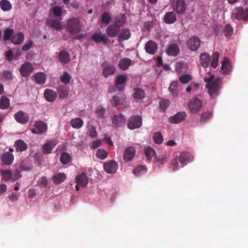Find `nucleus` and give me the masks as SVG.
Returning a JSON list of instances; mask_svg holds the SVG:
<instances>
[{
    "label": "nucleus",
    "mask_w": 248,
    "mask_h": 248,
    "mask_svg": "<svg viewBox=\"0 0 248 248\" xmlns=\"http://www.w3.org/2000/svg\"><path fill=\"white\" fill-rule=\"evenodd\" d=\"M132 61L127 58H124L119 61L118 66L122 70H126L131 65Z\"/></svg>",
    "instance_id": "c85d7f7f"
},
{
    "label": "nucleus",
    "mask_w": 248,
    "mask_h": 248,
    "mask_svg": "<svg viewBox=\"0 0 248 248\" xmlns=\"http://www.w3.org/2000/svg\"><path fill=\"white\" fill-rule=\"evenodd\" d=\"M0 173L5 181L7 182L10 179L12 180V172L10 170H0Z\"/></svg>",
    "instance_id": "09e8293b"
},
{
    "label": "nucleus",
    "mask_w": 248,
    "mask_h": 248,
    "mask_svg": "<svg viewBox=\"0 0 248 248\" xmlns=\"http://www.w3.org/2000/svg\"><path fill=\"white\" fill-rule=\"evenodd\" d=\"M96 155L97 158L103 160L107 157L108 154L105 150L99 149L97 150Z\"/></svg>",
    "instance_id": "603ef678"
},
{
    "label": "nucleus",
    "mask_w": 248,
    "mask_h": 248,
    "mask_svg": "<svg viewBox=\"0 0 248 248\" xmlns=\"http://www.w3.org/2000/svg\"><path fill=\"white\" fill-rule=\"evenodd\" d=\"M232 69V65L230 60L226 57L221 62V70L224 75H229Z\"/></svg>",
    "instance_id": "a211bd4d"
},
{
    "label": "nucleus",
    "mask_w": 248,
    "mask_h": 248,
    "mask_svg": "<svg viewBox=\"0 0 248 248\" xmlns=\"http://www.w3.org/2000/svg\"><path fill=\"white\" fill-rule=\"evenodd\" d=\"M70 124L75 129H79L83 126V121L79 118H76L71 120Z\"/></svg>",
    "instance_id": "58836bf2"
},
{
    "label": "nucleus",
    "mask_w": 248,
    "mask_h": 248,
    "mask_svg": "<svg viewBox=\"0 0 248 248\" xmlns=\"http://www.w3.org/2000/svg\"><path fill=\"white\" fill-rule=\"evenodd\" d=\"M105 170L108 173L113 174L116 172L118 164L114 160L109 161L104 164Z\"/></svg>",
    "instance_id": "2eb2a0df"
},
{
    "label": "nucleus",
    "mask_w": 248,
    "mask_h": 248,
    "mask_svg": "<svg viewBox=\"0 0 248 248\" xmlns=\"http://www.w3.org/2000/svg\"><path fill=\"white\" fill-rule=\"evenodd\" d=\"M14 118L18 123L25 124L29 122L30 117L27 113L19 110L14 114Z\"/></svg>",
    "instance_id": "1a4fd4ad"
},
{
    "label": "nucleus",
    "mask_w": 248,
    "mask_h": 248,
    "mask_svg": "<svg viewBox=\"0 0 248 248\" xmlns=\"http://www.w3.org/2000/svg\"><path fill=\"white\" fill-rule=\"evenodd\" d=\"M80 21L78 18H71L68 20L66 26V30L71 35H75L81 31Z\"/></svg>",
    "instance_id": "f03ea898"
},
{
    "label": "nucleus",
    "mask_w": 248,
    "mask_h": 248,
    "mask_svg": "<svg viewBox=\"0 0 248 248\" xmlns=\"http://www.w3.org/2000/svg\"><path fill=\"white\" fill-rule=\"evenodd\" d=\"M34 78L37 84H43L46 80V75L43 72L37 73L34 75Z\"/></svg>",
    "instance_id": "e433bc0d"
},
{
    "label": "nucleus",
    "mask_w": 248,
    "mask_h": 248,
    "mask_svg": "<svg viewBox=\"0 0 248 248\" xmlns=\"http://www.w3.org/2000/svg\"><path fill=\"white\" fill-rule=\"evenodd\" d=\"M157 49V45L156 43L152 41H148L145 45V50L146 52L150 54H155Z\"/></svg>",
    "instance_id": "aec40b11"
},
{
    "label": "nucleus",
    "mask_w": 248,
    "mask_h": 248,
    "mask_svg": "<svg viewBox=\"0 0 248 248\" xmlns=\"http://www.w3.org/2000/svg\"><path fill=\"white\" fill-rule=\"evenodd\" d=\"M131 36V33L128 29H124L119 33L118 39L119 40H127Z\"/></svg>",
    "instance_id": "a19ab883"
},
{
    "label": "nucleus",
    "mask_w": 248,
    "mask_h": 248,
    "mask_svg": "<svg viewBox=\"0 0 248 248\" xmlns=\"http://www.w3.org/2000/svg\"><path fill=\"white\" fill-rule=\"evenodd\" d=\"M52 12L55 16L59 17L62 15V9L59 6H54L52 8Z\"/></svg>",
    "instance_id": "052dcab7"
},
{
    "label": "nucleus",
    "mask_w": 248,
    "mask_h": 248,
    "mask_svg": "<svg viewBox=\"0 0 248 248\" xmlns=\"http://www.w3.org/2000/svg\"><path fill=\"white\" fill-rule=\"evenodd\" d=\"M60 160L62 164L66 165L71 161V157L68 153L64 152L61 154Z\"/></svg>",
    "instance_id": "79ce46f5"
},
{
    "label": "nucleus",
    "mask_w": 248,
    "mask_h": 248,
    "mask_svg": "<svg viewBox=\"0 0 248 248\" xmlns=\"http://www.w3.org/2000/svg\"><path fill=\"white\" fill-rule=\"evenodd\" d=\"M92 39L96 43L102 42L104 44L108 43V38L106 35H101L99 33H94L92 35Z\"/></svg>",
    "instance_id": "c756f323"
},
{
    "label": "nucleus",
    "mask_w": 248,
    "mask_h": 248,
    "mask_svg": "<svg viewBox=\"0 0 248 248\" xmlns=\"http://www.w3.org/2000/svg\"><path fill=\"white\" fill-rule=\"evenodd\" d=\"M133 91L132 96L134 99L142 100L145 96V92L140 88H135L133 89Z\"/></svg>",
    "instance_id": "bb28decb"
},
{
    "label": "nucleus",
    "mask_w": 248,
    "mask_h": 248,
    "mask_svg": "<svg viewBox=\"0 0 248 248\" xmlns=\"http://www.w3.org/2000/svg\"><path fill=\"white\" fill-rule=\"evenodd\" d=\"M223 31L225 36L230 37L233 34V30L231 25L228 24L224 27Z\"/></svg>",
    "instance_id": "864d4df0"
},
{
    "label": "nucleus",
    "mask_w": 248,
    "mask_h": 248,
    "mask_svg": "<svg viewBox=\"0 0 248 248\" xmlns=\"http://www.w3.org/2000/svg\"><path fill=\"white\" fill-rule=\"evenodd\" d=\"M24 40V35L22 32H17L11 37V42L15 45H20Z\"/></svg>",
    "instance_id": "cd10ccee"
},
{
    "label": "nucleus",
    "mask_w": 248,
    "mask_h": 248,
    "mask_svg": "<svg viewBox=\"0 0 248 248\" xmlns=\"http://www.w3.org/2000/svg\"><path fill=\"white\" fill-rule=\"evenodd\" d=\"M231 17L232 19L247 22L248 21V8L245 9L242 7L235 8L232 11Z\"/></svg>",
    "instance_id": "7ed1b4c3"
},
{
    "label": "nucleus",
    "mask_w": 248,
    "mask_h": 248,
    "mask_svg": "<svg viewBox=\"0 0 248 248\" xmlns=\"http://www.w3.org/2000/svg\"><path fill=\"white\" fill-rule=\"evenodd\" d=\"M58 141L56 140H47L42 146V152L44 154H49L54 147L57 144Z\"/></svg>",
    "instance_id": "9b49d317"
},
{
    "label": "nucleus",
    "mask_w": 248,
    "mask_h": 248,
    "mask_svg": "<svg viewBox=\"0 0 248 248\" xmlns=\"http://www.w3.org/2000/svg\"><path fill=\"white\" fill-rule=\"evenodd\" d=\"M87 134L91 138H94L97 137V133L95 127L90 122L87 123Z\"/></svg>",
    "instance_id": "4c0bfd02"
},
{
    "label": "nucleus",
    "mask_w": 248,
    "mask_h": 248,
    "mask_svg": "<svg viewBox=\"0 0 248 248\" xmlns=\"http://www.w3.org/2000/svg\"><path fill=\"white\" fill-rule=\"evenodd\" d=\"M166 51L168 55L176 56L179 54L180 48L177 44H171L168 46Z\"/></svg>",
    "instance_id": "412c9836"
},
{
    "label": "nucleus",
    "mask_w": 248,
    "mask_h": 248,
    "mask_svg": "<svg viewBox=\"0 0 248 248\" xmlns=\"http://www.w3.org/2000/svg\"><path fill=\"white\" fill-rule=\"evenodd\" d=\"M147 171V169L144 166H139L133 170V172L136 176H139L144 174Z\"/></svg>",
    "instance_id": "49530a36"
},
{
    "label": "nucleus",
    "mask_w": 248,
    "mask_h": 248,
    "mask_svg": "<svg viewBox=\"0 0 248 248\" xmlns=\"http://www.w3.org/2000/svg\"><path fill=\"white\" fill-rule=\"evenodd\" d=\"M177 19L176 16L173 12H169L164 16V21L169 24H173Z\"/></svg>",
    "instance_id": "b1692460"
},
{
    "label": "nucleus",
    "mask_w": 248,
    "mask_h": 248,
    "mask_svg": "<svg viewBox=\"0 0 248 248\" xmlns=\"http://www.w3.org/2000/svg\"><path fill=\"white\" fill-rule=\"evenodd\" d=\"M21 177V174L18 170H15L12 172V181L15 182Z\"/></svg>",
    "instance_id": "e2e57ef3"
},
{
    "label": "nucleus",
    "mask_w": 248,
    "mask_h": 248,
    "mask_svg": "<svg viewBox=\"0 0 248 248\" xmlns=\"http://www.w3.org/2000/svg\"><path fill=\"white\" fill-rule=\"evenodd\" d=\"M178 82L177 81L172 82L170 86L169 90L171 92L172 95L174 97L177 96L178 92L177 89Z\"/></svg>",
    "instance_id": "de8ad7c7"
},
{
    "label": "nucleus",
    "mask_w": 248,
    "mask_h": 248,
    "mask_svg": "<svg viewBox=\"0 0 248 248\" xmlns=\"http://www.w3.org/2000/svg\"><path fill=\"white\" fill-rule=\"evenodd\" d=\"M58 57L60 61L63 63H67L70 61V54L65 50H62L60 51Z\"/></svg>",
    "instance_id": "7c9ffc66"
},
{
    "label": "nucleus",
    "mask_w": 248,
    "mask_h": 248,
    "mask_svg": "<svg viewBox=\"0 0 248 248\" xmlns=\"http://www.w3.org/2000/svg\"><path fill=\"white\" fill-rule=\"evenodd\" d=\"M204 81L206 82L205 87L208 89L210 96L212 98L216 97L221 88V78H217L215 79L214 76L211 75L209 78H205Z\"/></svg>",
    "instance_id": "f257e3e1"
},
{
    "label": "nucleus",
    "mask_w": 248,
    "mask_h": 248,
    "mask_svg": "<svg viewBox=\"0 0 248 248\" xmlns=\"http://www.w3.org/2000/svg\"><path fill=\"white\" fill-rule=\"evenodd\" d=\"M17 152H22L26 150L28 148L27 144L21 140H17L15 143Z\"/></svg>",
    "instance_id": "72a5a7b5"
},
{
    "label": "nucleus",
    "mask_w": 248,
    "mask_h": 248,
    "mask_svg": "<svg viewBox=\"0 0 248 248\" xmlns=\"http://www.w3.org/2000/svg\"><path fill=\"white\" fill-rule=\"evenodd\" d=\"M14 30L10 28H6L4 31V35L3 39L4 41H7L10 39L11 40L12 34H13Z\"/></svg>",
    "instance_id": "8fccbe9b"
},
{
    "label": "nucleus",
    "mask_w": 248,
    "mask_h": 248,
    "mask_svg": "<svg viewBox=\"0 0 248 248\" xmlns=\"http://www.w3.org/2000/svg\"><path fill=\"white\" fill-rule=\"evenodd\" d=\"M219 58V53L218 52H215L212 55V61L211 66L213 68H216L218 65V60Z\"/></svg>",
    "instance_id": "5fc2aeb1"
},
{
    "label": "nucleus",
    "mask_w": 248,
    "mask_h": 248,
    "mask_svg": "<svg viewBox=\"0 0 248 248\" xmlns=\"http://www.w3.org/2000/svg\"><path fill=\"white\" fill-rule=\"evenodd\" d=\"M186 45L191 51H195L201 46V40L197 36H192L187 41Z\"/></svg>",
    "instance_id": "423d86ee"
},
{
    "label": "nucleus",
    "mask_w": 248,
    "mask_h": 248,
    "mask_svg": "<svg viewBox=\"0 0 248 248\" xmlns=\"http://www.w3.org/2000/svg\"><path fill=\"white\" fill-rule=\"evenodd\" d=\"M120 28L114 24L109 25L106 30V32L110 37L117 36L120 32Z\"/></svg>",
    "instance_id": "6ab92c4d"
},
{
    "label": "nucleus",
    "mask_w": 248,
    "mask_h": 248,
    "mask_svg": "<svg viewBox=\"0 0 248 248\" xmlns=\"http://www.w3.org/2000/svg\"><path fill=\"white\" fill-rule=\"evenodd\" d=\"M126 16L124 14H121L117 16L115 18L114 24L120 28L123 26L126 22Z\"/></svg>",
    "instance_id": "473e14b6"
},
{
    "label": "nucleus",
    "mask_w": 248,
    "mask_h": 248,
    "mask_svg": "<svg viewBox=\"0 0 248 248\" xmlns=\"http://www.w3.org/2000/svg\"><path fill=\"white\" fill-rule=\"evenodd\" d=\"M159 104L161 108L163 110H165L170 105V101L168 100H162L160 101Z\"/></svg>",
    "instance_id": "774afa93"
},
{
    "label": "nucleus",
    "mask_w": 248,
    "mask_h": 248,
    "mask_svg": "<svg viewBox=\"0 0 248 248\" xmlns=\"http://www.w3.org/2000/svg\"><path fill=\"white\" fill-rule=\"evenodd\" d=\"M212 115V113L211 112H204L202 114V115L201 116L200 121L202 122H204L206 120L210 119Z\"/></svg>",
    "instance_id": "69168bd1"
},
{
    "label": "nucleus",
    "mask_w": 248,
    "mask_h": 248,
    "mask_svg": "<svg viewBox=\"0 0 248 248\" xmlns=\"http://www.w3.org/2000/svg\"><path fill=\"white\" fill-rule=\"evenodd\" d=\"M126 79V76L124 75H119L116 78L114 83L119 91L124 90Z\"/></svg>",
    "instance_id": "dca6fc26"
},
{
    "label": "nucleus",
    "mask_w": 248,
    "mask_h": 248,
    "mask_svg": "<svg viewBox=\"0 0 248 248\" xmlns=\"http://www.w3.org/2000/svg\"><path fill=\"white\" fill-rule=\"evenodd\" d=\"M115 72V68L113 65L105 66L103 70V75L105 78H108L109 75H112Z\"/></svg>",
    "instance_id": "ea45409f"
},
{
    "label": "nucleus",
    "mask_w": 248,
    "mask_h": 248,
    "mask_svg": "<svg viewBox=\"0 0 248 248\" xmlns=\"http://www.w3.org/2000/svg\"><path fill=\"white\" fill-rule=\"evenodd\" d=\"M44 95L47 101L52 102L55 100L57 94L56 92L53 90L49 89H46L44 92Z\"/></svg>",
    "instance_id": "4be33fe9"
},
{
    "label": "nucleus",
    "mask_w": 248,
    "mask_h": 248,
    "mask_svg": "<svg viewBox=\"0 0 248 248\" xmlns=\"http://www.w3.org/2000/svg\"><path fill=\"white\" fill-rule=\"evenodd\" d=\"M202 106V100L196 97L191 99L188 103L189 109L192 113H197L199 111Z\"/></svg>",
    "instance_id": "39448f33"
},
{
    "label": "nucleus",
    "mask_w": 248,
    "mask_h": 248,
    "mask_svg": "<svg viewBox=\"0 0 248 248\" xmlns=\"http://www.w3.org/2000/svg\"><path fill=\"white\" fill-rule=\"evenodd\" d=\"M144 152L147 159L149 160L155 155V151L150 147H146Z\"/></svg>",
    "instance_id": "3c124183"
},
{
    "label": "nucleus",
    "mask_w": 248,
    "mask_h": 248,
    "mask_svg": "<svg viewBox=\"0 0 248 248\" xmlns=\"http://www.w3.org/2000/svg\"><path fill=\"white\" fill-rule=\"evenodd\" d=\"M47 124L43 121H38L35 123L34 128L31 129V132L33 134L41 135L47 131Z\"/></svg>",
    "instance_id": "0eeeda50"
},
{
    "label": "nucleus",
    "mask_w": 248,
    "mask_h": 248,
    "mask_svg": "<svg viewBox=\"0 0 248 248\" xmlns=\"http://www.w3.org/2000/svg\"><path fill=\"white\" fill-rule=\"evenodd\" d=\"M178 159L177 158H175L173 159L170 163L171 166L172 167V170L174 171H176L178 170L180 167V166H179L178 163Z\"/></svg>",
    "instance_id": "0e129e2a"
},
{
    "label": "nucleus",
    "mask_w": 248,
    "mask_h": 248,
    "mask_svg": "<svg viewBox=\"0 0 248 248\" xmlns=\"http://www.w3.org/2000/svg\"><path fill=\"white\" fill-rule=\"evenodd\" d=\"M14 156L12 153L5 152L1 156V160L2 162L7 165H11L14 161Z\"/></svg>",
    "instance_id": "a878e982"
},
{
    "label": "nucleus",
    "mask_w": 248,
    "mask_h": 248,
    "mask_svg": "<svg viewBox=\"0 0 248 248\" xmlns=\"http://www.w3.org/2000/svg\"><path fill=\"white\" fill-rule=\"evenodd\" d=\"M125 100V96L124 95H116L114 96L110 100L111 104L114 106L119 104H123Z\"/></svg>",
    "instance_id": "2f4dec72"
},
{
    "label": "nucleus",
    "mask_w": 248,
    "mask_h": 248,
    "mask_svg": "<svg viewBox=\"0 0 248 248\" xmlns=\"http://www.w3.org/2000/svg\"><path fill=\"white\" fill-rule=\"evenodd\" d=\"M191 77L188 74L182 75L179 78L180 81L183 84L189 82L191 80Z\"/></svg>",
    "instance_id": "bf43d9fd"
},
{
    "label": "nucleus",
    "mask_w": 248,
    "mask_h": 248,
    "mask_svg": "<svg viewBox=\"0 0 248 248\" xmlns=\"http://www.w3.org/2000/svg\"><path fill=\"white\" fill-rule=\"evenodd\" d=\"M66 179V175L64 173L55 174L52 177V180L55 184H59Z\"/></svg>",
    "instance_id": "c9c22d12"
},
{
    "label": "nucleus",
    "mask_w": 248,
    "mask_h": 248,
    "mask_svg": "<svg viewBox=\"0 0 248 248\" xmlns=\"http://www.w3.org/2000/svg\"><path fill=\"white\" fill-rule=\"evenodd\" d=\"M33 70L32 64L27 62L23 63L20 69V73L22 77H28L32 73Z\"/></svg>",
    "instance_id": "f8f14e48"
},
{
    "label": "nucleus",
    "mask_w": 248,
    "mask_h": 248,
    "mask_svg": "<svg viewBox=\"0 0 248 248\" xmlns=\"http://www.w3.org/2000/svg\"><path fill=\"white\" fill-rule=\"evenodd\" d=\"M136 154V149L134 146H129L125 149L123 153V159L126 162L131 161Z\"/></svg>",
    "instance_id": "9d476101"
},
{
    "label": "nucleus",
    "mask_w": 248,
    "mask_h": 248,
    "mask_svg": "<svg viewBox=\"0 0 248 248\" xmlns=\"http://www.w3.org/2000/svg\"><path fill=\"white\" fill-rule=\"evenodd\" d=\"M58 92L59 93L60 97L64 98L68 95L69 93V90L65 86H62L59 87V89H58Z\"/></svg>",
    "instance_id": "a18cd8bd"
},
{
    "label": "nucleus",
    "mask_w": 248,
    "mask_h": 248,
    "mask_svg": "<svg viewBox=\"0 0 248 248\" xmlns=\"http://www.w3.org/2000/svg\"><path fill=\"white\" fill-rule=\"evenodd\" d=\"M10 99L5 95L1 96L0 98V108L1 109H6L10 107Z\"/></svg>",
    "instance_id": "f704fd0d"
},
{
    "label": "nucleus",
    "mask_w": 248,
    "mask_h": 248,
    "mask_svg": "<svg viewBox=\"0 0 248 248\" xmlns=\"http://www.w3.org/2000/svg\"><path fill=\"white\" fill-rule=\"evenodd\" d=\"M60 19H52L50 20L49 25L57 30H61L62 28V24L60 22Z\"/></svg>",
    "instance_id": "c03bdc74"
},
{
    "label": "nucleus",
    "mask_w": 248,
    "mask_h": 248,
    "mask_svg": "<svg viewBox=\"0 0 248 248\" xmlns=\"http://www.w3.org/2000/svg\"><path fill=\"white\" fill-rule=\"evenodd\" d=\"M0 7L3 11H8L12 9V5L7 0H1L0 1Z\"/></svg>",
    "instance_id": "37998d69"
},
{
    "label": "nucleus",
    "mask_w": 248,
    "mask_h": 248,
    "mask_svg": "<svg viewBox=\"0 0 248 248\" xmlns=\"http://www.w3.org/2000/svg\"><path fill=\"white\" fill-rule=\"evenodd\" d=\"M110 15L108 12H104L101 16V22L107 25L110 22Z\"/></svg>",
    "instance_id": "4d7b16f0"
},
{
    "label": "nucleus",
    "mask_w": 248,
    "mask_h": 248,
    "mask_svg": "<svg viewBox=\"0 0 248 248\" xmlns=\"http://www.w3.org/2000/svg\"><path fill=\"white\" fill-rule=\"evenodd\" d=\"M153 138L155 142L157 144H160L163 142V136L162 134L159 132L155 133Z\"/></svg>",
    "instance_id": "6e6d98bb"
},
{
    "label": "nucleus",
    "mask_w": 248,
    "mask_h": 248,
    "mask_svg": "<svg viewBox=\"0 0 248 248\" xmlns=\"http://www.w3.org/2000/svg\"><path fill=\"white\" fill-rule=\"evenodd\" d=\"M76 180L77 184L80 185V186L82 187L86 186L88 183V179L84 173L78 175L76 177Z\"/></svg>",
    "instance_id": "393cba45"
},
{
    "label": "nucleus",
    "mask_w": 248,
    "mask_h": 248,
    "mask_svg": "<svg viewBox=\"0 0 248 248\" xmlns=\"http://www.w3.org/2000/svg\"><path fill=\"white\" fill-rule=\"evenodd\" d=\"M193 157L189 153L184 152L181 153L178 158V161L181 164L180 167L186 165L188 162L192 161Z\"/></svg>",
    "instance_id": "f3484780"
},
{
    "label": "nucleus",
    "mask_w": 248,
    "mask_h": 248,
    "mask_svg": "<svg viewBox=\"0 0 248 248\" xmlns=\"http://www.w3.org/2000/svg\"><path fill=\"white\" fill-rule=\"evenodd\" d=\"M71 78V76L67 72H64L60 79L62 83L65 84H68L70 83Z\"/></svg>",
    "instance_id": "13d9d810"
},
{
    "label": "nucleus",
    "mask_w": 248,
    "mask_h": 248,
    "mask_svg": "<svg viewBox=\"0 0 248 248\" xmlns=\"http://www.w3.org/2000/svg\"><path fill=\"white\" fill-rule=\"evenodd\" d=\"M200 63L201 65L204 67H208L211 61L210 55L206 52L202 53L200 57Z\"/></svg>",
    "instance_id": "5701e85b"
},
{
    "label": "nucleus",
    "mask_w": 248,
    "mask_h": 248,
    "mask_svg": "<svg viewBox=\"0 0 248 248\" xmlns=\"http://www.w3.org/2000/svg\"><path fill=\"white\" fill-rule=\"evenodd\" d=\"M172 8L178 15H183L186 9L187 5L185 0H176Z\"/></svg>",
    "instance_id": "6e6552de"
},
{
    "label": "nucleus",
    "mask_w": 248,
    "mask_h": 248,
    "mask_svg": "<svg viewBox=\"0 0 248 248\" xmlns=\"http://www.w3.org/2000/svg\"><path fill=\"white\" fill-rule=\"evenodd\" d=\"M142 124V118L139 115H133L130 117L127 123V127L133 130L140 128Z\"/></svg>",
    "instance_id": "20e7f679"
},
{
    "label": "nucleus",
    "mask_w": 248,
    "mask_h": 248,
    "mask_svg": "<svg viewBox=\"0 0 248 248\" xmlns=\"http://www.w3.org/2000/svg\"><path fill=\"white\" fill-rule=\"evenodd\" d=\"M125 117L121 113L114 115L112 118V125L114 126H122L125 124Z\"/></svg>",
    "instance_id": "4468645a"
},
{
    "label": "nucleus",
    "mask_w": 248,
    "mask_h": 248,
    "mask_svg": "<svg viewBox=\"0 0 248 248\" xmlns=\"http://www.w3.org/2000/svg\"><path fill=\"white\" fill-rule=\"evenodd\" d=\"M96 113L98 117L103 118L105 115V109L101 106H99L96 108Z\"/></svg>",
    "instance_id": "338daca9"
},
{
    "label": "nucleus",
    "mask_w": 248,
    "mask_h": 248,
    "mask_svg": "<svg viewBox=\"0 0 248 248\" xmlns=\"http://www.w3.org/2000/svg\"><path fill=\"white\" fill-rule=\"evenodd\" d=\"M2 78L6 80H11L13 78V74L10 71H3L2 73Z\"/></svg>",
    "instance_id": "680f3d73"
},
{
    "label": "nucleus",
    "mask_w": 248,
    "mask_h": 248,
    "mask_svg": "<svg viewBox=\"0 0 248 248\" xmlns=\"http://www.w3.org/2000/svg\"><path fill=\"white\" fill-rule=\"evenodd\" d=\"M186 114L185 111H179L169 118V122L171 124H179L185 120Z\"/></svg>",
    "instance_id": "ddd939ff"
}]
</instances>
